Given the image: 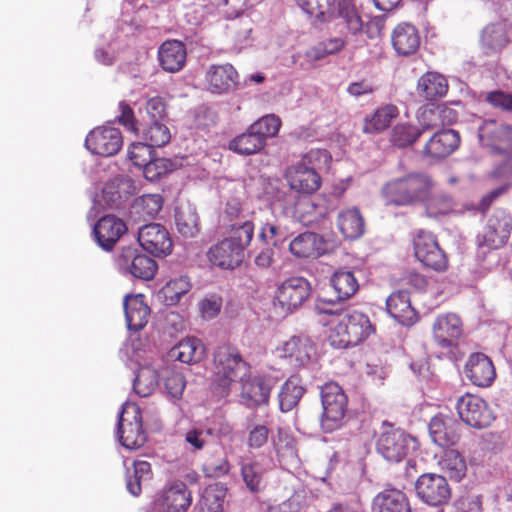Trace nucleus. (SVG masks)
I'll return each instance as SVG.
<instances>
[{"label":"nucleus","mask_w":512,"mask_h":512,"mask_svg":"<svg viewBox=\"0 0 512 512\" xmlns=\"http://www.w3.org/2000/svg\"><path fill=\"white\" fill-rule=\"evenodd\" d=\"M432 188L433 181L429 175L414 172L386 183L382 188V196L386 205L406 206L425 202Z\"/></svg>","instance_id":"f257e3e1"},{"label":"nucleus","mask_w":512,"mask_h":512,"mask_svg":"<svg viewBox=\"0 0 512 512\" xmlns=\"http://www.w3.org/2000/svg\"><path fill=\"white\" fill-rule=\"evenodd\" d=\"M248 376H250V365L242 358L237 348L221 345L216 349L213 384L219 395H228L233 383H241Z\"/></svg>","instance_id":"f03ea898"},{"label":"nucleus","mask_w":512,"mask_h":512,"mask_svg":"<svg viewBox=\"0 0 512 512\" xmlns=\"http://www.w3.org/2000/svg\"><path fill=\"white\" fill-rule=\"evenodd\" d=\"M311 294L307 279L293 276L282 281L275 291L274 309L280 317H285L298 309Z\"/></svg>","instance_id":"7ed1b4c3"},{"label":"nucleus","mask_w":512,"mask_h":512,"mask_svg":"<svg viewBox=\"0 0 512 512\" xmlns=\"http://www.w3.org/2000/svg\"><path fill=\"white\" fill-rule=\"evenodd\" d=\"M121 355L127 357V366L136 372L133 380L134 392L140 397L151 395L158 385L160 371L150 363H141L142 355L134 342L126 343L121 349Z\"/></svg>","instance_id":"20e7f679"},{"label":"nucleus","mask_w":512,"mask_h":512,"mask_svg":"<svg viewBox=\"0 0 512 512\" xmlns=\"http://www.w3.org/2000/svg\"><path fill=\"white\" fill-rule=\"evenodd\" d=\"M347 402V396L337 383L329 382L322 386V431L341 427Z\"/></svg>","instance_id":"39448f33"},{"label":"nucleus","mask_w":512,"mask_h":512,"mask_svg":"<svg viewBox=\"0 0 512 512\" xmlns=\"http://www.w3.org/2000/svg\"><path fill=\"white\" fill-rule=\"evenodd\" d=\"M320 152L312 150L307 153L301 162L287 171L286 177L291 189L311 194L320 187L319 168Z\"/></svg>","instance_id":"423d86ee"},{"label":"nucleus","mask_w":512,"mask_h":512,"mask_svg":"<svg viewBox=\"0 0 512 512\" xmlns=\"http://www.w3.org/2000/svg\"><path fill=\"white\" fill-rule=\"evenodd\" d=\"M116 433L126 449H137L145 443L146 434L142 429L140 408L136 404L128 402L123 404Z\"/></svg>","instance_id":"0eeeda50"},{"label":"nucleus","mask_w":512,"mask_h":512,"mask_svg":"<svg viewBox=\"0 0 512 512\" xmlns=\"http://www.w3.org/2000/svg\"><path fill=\"white\" fill-rule=\"evenodd\" d=\"M378 453L388 462H401L417 447L416 440L401 429L390 426L383 431L377 440Z\"/></svg>","instance_id":"6e6552de"},{"label":"nucleus","mask_w":512,"mask_h":512,"mask_svg":"<svg viewBox=\"0 0 512 512\" xmlns=\"http://www.w3.org/2000/svg\"><path fill=\"white\" fill-rule=\"evenodd\" d=\"M460 419L468 426L483 429L495 420V415L487 402L482 398L466 394L461 396L456 405Z\"/></svg>","instance_id":"1a4fd4ad"},{"label":"nucleus","mask_w":512,"mask_h":512,"mask_svg":"<svg viewBox=\"0 0 512 512\" xmlns=\"http://www.w3.org/2000/svg\"><path fill=\"white\" fill-rule=\"evenodd\" d=\"M275 355L295 368L305 367L317 357L316 344L308 336H293L275 349Z\"/></svg>","instance_id":"9d476101"},{"label":"nucleus","mask_w":512,"mask_h":512,"mask_svg":"<svg viewBox=\"0 0 512 512\" xmlns=\"http://www.w3.org/2000/svg\"><path fill=\"white\" fill-rule=\"evenodd\" d=\"M413 245L415 256L423 265L436 271H444L447 268V257L431 232H417Z\"/></svg>","instance_id":"9b49d317"},{"label":"nucleus","mask_w":512,"mask_h":512,"mask_svg":"<svg viewBox=\"0 0 512 512\" xmlns=\"http://www.w3.org/2000/svg\"><path fill=\"white\" fill-rule=\"evenodd\" d=\"M341 18L348 31L359 34L363 30L364 22L359 8L353 0H325L322 4V23Z\"/></svg>","instance_id":"f8f14e48"},{"label":"nucleus","mask_w":512,"mask_h":512,"mask_svg":"<svg viewBox=\"0 0 512 512\" xmlns=\"http://www.w3.org/2000/svg\"><path fill=\"white\" fill-rule=\"evenodd\" d=\"M480 143L496 153L512 154V126L496 120H485L478 127Z\"/></svg>","instance_id":"ddd939ff"},{"label":"nucleus","mask_w":512,"mask_h":512,"mask_svg":"<svg viewBox=\"0 0 512 512\" xmlns=\"http://www.w3.org/2000/svg\"><path fill=\"white\" fill-rule=\"evenodd\" d=\"M418 497L430 506L446 504L451 497V489L442 475L435 473L422 474L415 483Z\"/></svg>","instance_id":"4468645a"},{"label":"nucleus","mask_w":512,"mask_h":512,"mask_svg":"<svg viewBox=\"0 0 512 512\" xmlns=\"http://www.w3.org/2000/svg\"><path fill=\"white\" fill-rule=\"evenodd\" d=\"M123 145L119 129L104 125L90 131L86 136L85 146L93 154L110 157L117 154Z\"/></svg>","instance_id":"2eb2a0df"},{"label":"nucleus","mask_w":512,"mask_h":512,"mask_svg":"<svg viewBox=\"0 0 512 512\" xmlns=\"http://www.w3.org/2000/svg\"><path fill=\"white\" fill-rule=\"evenodd\" d=\"M203 85L212 94H228L237 89L239 74L229 63L212 64L205 71Z\"/></svg>","instance_id":"dca6fc26"},{"label":"nucleus","mask_w":512,"mask_h":512,"mask_svg":"<svg viewBox=\"0 0 512 512\" xmlns=\"http://www.w3.org/2000/svg\"><path fill=\"white\" fill-rule=\"evenodd\" d=\"M462 333V321L454 313L440 314L432 324V337L435 345L446 351H451L457 346Z\"/></svg>","instance_id":"f3484780"},{"label":"nucleus","mask_w":512,"mask_h":512,"mask_svg":"<svg viewBox=\"0 0 512 512\" xmlns=\"http://www.w3.org/2000/svg\"><path fill=\"white\" fill-rule=\"evenodd\" d=\"M277 379L271 375L248 376L241 382V403L247 408H256L269 402L270 393Z\"/></svg>","instance_id":"a211bd4d"},{"label":"nucleus","mask_w":512,"mask_h":512,"mask_svg":"<svg viewBox=\"0 0 512 512\" xmlns=\"http://www.w3.org/2000/svg\"><path fill=\"white\" fill-rule=\"evenodd\" d=\"M117 265L123 273L142 280H150L157 271V263L147 255L138 253L136 248H123L117 258Z\"/></svg>","instance_id":"6ab92c4d"},{"label":"nucleus","mask_w":512,"mask_h":512,"mask_svg":"<svg viewBox=\"0 0 512 512\" xmlns=\"http://www.w3.org/2000/svg\"><path fill=\"white\" fill-rule=\"evenodd\" d=\"M138 242L144 250L155 256H166L171 253L173 247L168 230L158 223L140 227Z\"/></svg>","instance_id":"aec40b11"},{"label":"nucleus","mask_w":512,"mask_h":512,"mask_svg":"<svg viewBox=\"0 0 512 512\" xmlns=\"http://www.w3.org/2000/svg\"><path fill=\"white\" fill-rule=\"evenodd\" d=\"M191 502V492L186 484L175 482L155 499L149 512H186Z\"/></svg>","instance_id":"412c9836"},{"label":"nucleus","mask_w":512,"mask_h":512,"mask_svg":"<svg viewBox=\"0 0 512 512\" xmlns=\"http://www.w3.org/2000/svg\"><path fill=\"white\" fill-rule=\"evenodd\" d=\"M347 330L344 314L322 305V335L332 347L342 349L352 346Z\"/></svg>","instance_id":"4be33fe9"},{"label":"nucleus","mask_w":512,"mask_h":512,"mask_svg":"<svg viewBox=\"0 0 512 512\" xmlns=\"http://www.w3.org/2000/svg\"><path fill=\"white\" fill-rule=\"evenodd\" d=\"M511 230L510 215L504 210H497L489 217L483 229L481 244L491 249H498L507 242Z\"/></svg>","instance_id":"5701e85b"},{"label":"nucleus","mask_w":512,"mask_h":512,"mask_svg":"<svg viewBox=\"0 0 512 512\" xmlns=\"http://www.w3.org/2000/svg\"><path fill=\"white\" fill-rule=\"evenodd\" d=\"M228 237L211 247L207 253L212 265L221 269H234L244 260L245 252Z\"/></svg>","instance_id":"b1692460"},{"label":"nucleus","mask_w":512,"mask_h":512,"mask_svg":"<svg viewBox=\"0 0 512 512\" xmlns=\"http://www.w3.org/2000/svg\"><path fill=\"white\" fill-rule=\"evenodd\" d=\"M127 231L126 224L115 216H104L93 227L96 243L106 251H110L120 237Z\"/></svg>","instance_id":"393cba45"},{"label":"nucleus","mask_w":512,"mask_h":512,"mask_svg":"<svg viewBox=\"0 0 512 512\" xmlns=\"http://www.w3.org/2000/svg\"><path fill=\"white\" fill-rule=\"evenodd\" d=\"M464 373L474 385L479 387L490 386L496 377L492 361L483 353L470 355Z\"/></svg>","instance_id":"a878e982"},{"label":"nucleus","mask_w":512,"mask_h":512,"mask_svg":"<svg viewBox=\"0 0 512 512\" xmlns=\"http://www.w3.org/2000/svg\"><path fill=\"white\" fill-rule=\"evenodd\" d=\"M457 421L447 415H436L429 423V434L432 441L440 447L451 446L459 440Z\"/></svg>","instance_id":"bb28decb"},{"label":"nucleus","mask_w":512,"mask_h":512,"mask_svg":"<svg viewBox=\"0 0 512 512\" xmlns=\"http://www.w3.org/2000/svg\"><path fill=\"white\" fill-rule=\"evenodd\" d=\"M123 307L127 328L130 331H139L148 323L150 308L142 294L126 295Z\"/></svg>","instance_id":"cd10ccee"},{"label":"nucleus","mask_w":512,"mask_h":512,"mask_svg":"<svg viewBox=\"0 0 512 512\" xmlns=\"http://www.w3.org/2000/svg\"><path fill=\"white\" fill-rule=\"evenodd\" d=\"M460 137L452 129H443L436 132L424 147L426 156L441 159L452 154L459 145Z\"/></svg>","instance_id":"c85d7f7f"},{"label":"nucleus","mask_w":512,"mask_h":512,"mask_svg":"<svg viewBox=\"0 0 512 512\" xmlns=\"http://www.w3.org/2000/svg\"><path fill=\"white\" fill-rule=\"evenodd\" d=\"M392 46L400 56L414 54L420 46V35L416 27L409 23L398 24L391 34Z\"/></svg>","instance_id":"c756f323"},{"label":"nucleus","mask_w":512,"mask_h":512,"mask_svg":"<svg viewBox=\"0 0 512 512\" xmlns=\"http://www.w3.org/2000/svg\"><path fill=\"white\" fill-rule=\"evenodd\" d=\"M186 57V47L178 40H167L158 49L159 63L167 72L180 71L185 65Z\"/></svg>","instance_id":"7c9ffc66"},{"label":"nucleus","mask_w":512,"mask_h":512,"mask_svg":"<svg viewBox=\"0 0 512 512\" xmlns=\"http://www.w3.org/2000/svg\"><path fill=\"white\" fill-rule=\"evenodd\" d=\"M386 306L391 317L404 326H412L418 321V315L405 291L392 293L386 301Z\"/></svg>","instance_id":"2f4dec72"},{"label":"nucleus","mask_w":512,"mask_h":512,"mask_svg":"<svg viewBox=\"0 0 512 512\" xmlns=\"http://www.w3.org/2000/svg\"><path fill=\"white\" fill-rule=\"evenodd\" d=\"M399 114L400 111L396 105L383 104L364 118L362 131L365 134H379L388 129Z\"/></svg>","instance_id":"473e14b6"},{"label":"nucleus","mask_w":512,"mask_h":512,"mask_svg":"<svg viewBox=\"0 0 512 512\" xmlns=\"http://www.w3.org/2000/svg\"><path fill=\"white\" fill-rule=\"evenodd\" d=\"M371 509L372 512H411L405 494L394 488L379 492L372 501Z\"/></svg>","instance_id":"72a5a7b5"},{"label":"nucleus","mask_w":512,"mask_h":512,"mask_svg":"<svg viewBox=\"0 0 512 512\" xmlns=\"http://www.w3.org/2000/svg\"><path fill=\"white\" fill-rule=\"evenodd\" d=\"M204 354L203 342L196 337H187L170 349L168 357L181 363L194 364L201 361Z\"/></svg>","instance_id":"f704fd0d"},{"label":"nucleus","mask_w":512,"mask_h":512,"mask_svg":"<svg viewBox=\"0 0 512 512\" xmlns=\"http://www.w3.org/2000/svg\"><path fill=\"white\" fill-rule=\"evenodd\" d=\"M337 226L347 239H358L365 232L364 218L356 207L341 210L337 217Z\"/></svg>","instance_id":"c9c22d12"},{"label":"nucleus","mask_w":512,"mask_h":512,"mask_svg":"<svg viewBox=\"0 0 512 512\" xmlns=\"http://www.w3.org/2000/svg\"><path fill=\"white\" fill-rule=\"evenodd\" d=\"M508 42L507 26L504 22L489 24L482 30L480 44L487 54L501 51Z\"/></svg>","instance_id":"e433bc0d"},{"label":"nucleus","mask_w":512,"mask_h":512,"mask_svg":"<svg viewBox=\"0 0 512 512\" xmlns=\"http://www.w3.org/2000/svg\"><path fill=\"white\" fill-rule=\"evenodd\" d=\"M448 83L446 78L436 72L424 74L417 84V92L427 101H435L446 95Z\"/></svg>","instance_id":"4c0bfd02"},{"label":"nucleus","mask_w":512,"mask_h":512,"mask_svg":"<svg viewBox=\"0 0 512 512\" xmlns=\"http://www.w3.org/2000/svg\"><path fill=\"white\" fill-rule=\"evenodd\" d=\"M265 146V141L255 130H252L251 126H249L244 133L234 137L228 143L229 150L242 156L257 154Z\"/></svg>","instance_id":"58836bf2"},{"label":"nucleus","mask_w":512,"mask_h":512,"mask_svg":"<svg viewBox=\"0 0 512 512\" xmlns=\"http://www.w3.org/2000/svg\"><path fill=\"white\" fill-rule=\"evenodd\" d=\"M344 317L352 346L365 340L374 331L368 316L360 311L353 310L344 314Z\"/></svg>","instance_id":"ea45409f"},{"label":"nucleus","mask_w":512,"mask_h":512,"mask_svg":"<svg viewBox=\"0 0 512 512\" xmlns=\"http://www.w3.org/2000/svg\"><path fill=\"white\" fill-rule=\"evenodd\" d=\"M330 286L336 293L337 301L350 299L359 289V284L354 274L347 270H336L330 277Z\"/></svg>","instance_id":"a19ab883"},{"label":"nucleus","mask_w":512,"mask_h":512,"mask_svg":"<svg viewBox=\"0 0 512 512\" xmlns=\"http://www.w3.org/2000/svg\"><path fill=\"white\" fill-rule=\"evenodd\" d=\"M289 250L297 258H317L320 255V238L316 233L304 232L290 242Z\"/></svg>","instance_id":"79ce46f5"},{"label":"nucleus","mask_w":512,"mask_h":512,"mask_svg":"<svg viewBox=\"0 0 512 512\" xmlns=\"http://www.w3.org/2000/svg\"><path fill=\"white\" fill-rule=\"evenodd\" d=\"M438 465L443 473L456 481H460L467 472L464 457L455 449L445 450L438 460Z\"/></svg>","instance_id":"37998d69"},{"label":"nucleus","mask_w":512,"mask_h":512,"mask_svg":"<svg viewBox=\"0 0 512 512\" xmlns=\"http://www.w3.org/2000/svg\"><path fill=\"white\" fill-rule=\"evenodd\" d=\"M164 391L171 400H179L184 392L186 381L175 365H166L160 370Z\"/></svg>","instance_id":"c03bdc74"},{"label":"nucleus","mask_w":512,"mask_h":512,"mask_svg":"<svg viewBox=\"0 0 512 512\" xmlns=\"http://www.w3.org/2000/svg\"><path fill=\"white\" fill-rule=\"evenodd\" d=\"M240 472L246 488L252 493H258L265 487L264 475L266 469L258 460L240 462Z\"/></svg>","instance_id":"a18cd8bd"},{"label":"nucleus","mask_w":512,"mask_h":512,"mask_svg":"<svg viewBox=\"0 0 512 512\" xmlns=\"http://www.w3.org/2000/svg\"><path fill=\"white\" fill-rule=\"evenodd\" d=\"M304 394V388L297 376L290 377L281 387L278 394L279 407L282 412L291 411Z\"/></svg>","instance_id":"49530a36"},{"label":"nucleus","mask_w":512,"mask_h":512,"mask_svg":"<svg viewBox=\"0 0 512 512\" xmlns=\"http://www.w3.org/2000/svg\"><path fill=\"white\" fill-rule=\"evenodd\" d=\"M421 125L422 130L407 123H399L395 125L391 133V142L393 145L400 148L407 147L412 145L420 137L423 131L435 126V124L432 123H421Z\"/></svg>","instance_id":"de8ad7c7"},{"label":"nucleus","mask_w":512,"mask_h":512,"mask_svg":"<svg viewBox=\"0 0 512 512\" xmlns=\"http://www.w3.org/2000/svg\"><path fill=\"white\" fill-rule=\"evenodd\" d=\"M175 224L184 237H193L198 232V216L190 205H182L175 210Z\"/></svg>","instance_id":"09e8293b"},{"label":"nucleus","mask_w":512,"mask_h":512,"mask_svg":"<svg viewBox=\"0 0 512 512\" xmlns=\"http://www.w3.org/2000/svg\"><path fill=\"white\" fill-rule=\"evenodd\" d=\"M192 288V283L187 275H178L171 278L162 288L166 302L176 305Z\"/></svg>","instance_id":"8fccbe9b"},{"label":"nucleus","mask_w":512,"mask_h":512,"mask_svg":"<svg viewBox=\"0 0 512 512\" xmlns=\"http://www.w3.org/2000/svg\"><path fill=\"white\" fill-rule=\"evenodd\" d=\"M151 478V465L144 460L133 463V472L127 470L126 486L127 490L133 495L138 496L141 493V484Z\"/></svg>","instance_id":"3c124183"},{"label":"nucleus","mask_w":512,"mask_h":512,"mask_svg":"<svg viewBox=\"0 0 512 512\" xmlns=\"http://www.w3.org/2000/svg\"><path fill=\"white\" fill-rule=\"evenodd\" d=\"M273 445L281 464L297 463L298 456L293 436L286 431L280 430L277 440L273 441Z\"/></svg>","instance_id":"603ef678"},{"label":"nucleus","mask_w":512,"mask_h":512,"mask_svg":"<svg viewBox=\"0 0 512 512\" xmlns=\"http://www.w3.org/2000/svg\"><path fill=\"white\" fill-rule=\"evenodd\" d=\"M113 186H117V190L112 192L107 199L109 205H115L122 194L132 195L137 193L141 188V180L134 179L128 174H122L113 179Z\"/></svg>","instance_id":"864d4df0"},{"label":"nucleus","mask_w":512,"mask_h":512,"mask_svg":"<svg viewBox=\"0 0 512 512\" xmlns=\"http://www.w3.org/2000/svg\"><path fill=\"white\" fill-rule=\"evenodd\" d=\"M163 207V198L160 194H144L136 198L132 208L135 213L142 216L155 217Z\"/></svg>","instance_id":"5fc2aeb1"},{"label":"nucleus","mask_w":512,"mask_h":512,"mask_svg":"<svg viewBox=\"0 0 512 512\" xmlns=\"http://www.w3.org/2000/svg\"><path fill=\"white\" fill-rule=\"evenodd\" d=\"M425 203L426 213L429 217L443 216L454 211L452 198L444 193L430 194Z\"/></svg>","instance_id":"6e6d98bb"},{"label":"nucleus","mask_w":512,"mask_h":512,"mask_svg":"<svg viewBox=\"0 0 512 512\" xmlns=\"http://www.w3.org/2000/svg\"><path fill=\"white\" fill-rule=\"evenodd\" d=\"M250 126L266 142L267 138L275 137L279 132L281 119L275 114H268L259 118Z\"/></svg>","instance_id":"4d7b16f0"},{"label":"nucleus","mask_w":512,"mask_h":512,"mask_svg":"<svg viewBox=\"0 0 512 512\" xmlns=\"http://www.w3.org/2000/svg\"><path fill=\"white\" fill-rule=\"evenodd\" d=\"M225 497V489L218 485H210L206 487L200 498L201 505L205 506L209 512H219Z\"/></svg>","instance_id":"13d9d810"},{"label":"nucleus","mask_w":512,"mask_h":512,"mask_svg":"<svg viewBox=\"0 0 512 512\" xmlns=\"http://www.w3.org/2000/svg\"><path fill=\"white\" fill-rule=\"evenodd\" d=\"M144 138L151 147H162L169 143L171 134L162 121H156L151 122V125L145 130Z\"/></svg>","instance_id":"bf43d9fd"},{"label":"nucleus","mask_w":512,"mask_h":512,"mask_svg":"<svg viewBox=\"0 0 512 512\" xmlns=\"http://www.w3.org/2000/svg\"><path fill=\"white\" fill-rule=\"evenodd\" d=\"M172 169V163L166 158H152L142 167V174L148 181H156Z\"/></svg>","instance_id":"052dcab7"},{"label":"nucleus","mask_w":512,"mask_h":512,"mask_svg":"<svg viewBox=\"0 0 512 512\" xmlns=\"http://www.w3.org/2000/svg\"><path fill=\"white\" fill-rule=\"evenodd\" d=\"M254 235V224L250 220H245L242 223H235L231 225V235L229 239H233L236 245H241L240 248L245 252L246 247L250 244Z\"/></svg>","instance_id":"680f3d73"},{"label":"nucleus","mask_w":512,"mask_h":512,"mask_svg":"<svg viewBox=\"0 0 512 512\" xmlns=\"http://www.w3.org/2000/svg\"><path fill=\"white\" fill-rule=\"evenodd\" d=\"M152 148L147 143H133L129 147L128 156L135 166L142 168L145 163L153 158Z\"/></svg>","instance_id":"e2e57ef3"},{"label":"nucleus","mask_w":512,"mask_h":512,"mask_svg":"<svg viewBox=\"0 0 512 512\" xmlns=\"http://www.w3.org/2000/svg\"><path fill=\"white\" fill-rule=\"evenodd\" d=\"M230 471V464L225 457L208 458L203 464V472L205 476L210 478L222 477Z\"/></svg>","instance_id":"0e129e2a"},{"label":"nucleus","mask_w":512,"mask_h":512,"mask_svg":"<svg viewBox=\"0 0 512 512\" xmlns=\"http://www.w3.org/2000/svg\"><path fill=\"white\" fill-rule=\"evenodd\" d=\"M259 237L262 241L273 246H278L286 237L284 229L274 223H266L262 226Z\"/></svg>","instance_id":"69168bd1"},{"label":"nucleus","mask_w":512,"mask_h":512,"mask_svg":"<svg viewBox=\"0 0 512 512\" xmlns=\"http://www.w3.org/2000/svg\"><path fill=\"white\" fill-rule=\"evenodd\" d=\"M486 101L495 109L505 112L512 111V94L495 90L487 93Z\"/></svg>","instance_id":"338daca9"},{"label":"nucleus","mask_w":512,"mask_h":512,"mask_svg":"<svg viewBox=\"0 0 512 512\" xmlns=\"http://www.w3.org/2000/svg\"><path fill=\"white\" fill-rule=\"evenodd\" d=\"M222 308V298L212 294L205 297L199 303V309L203 318L211 319L219 314Z\"/></svg>","instance_id":"774afa93"}]
</instances>
